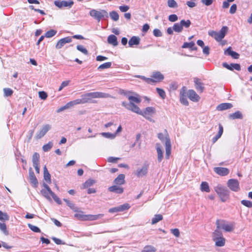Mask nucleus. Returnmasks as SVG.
<instances>
[{
    "label": "nucleus",
    "instance_id": "f257e3e1",
    "mask_svg": "<svg viewBox=\"0 0 252 252\" xmlns=\"http://www.w3.org/2000/svg\"><path fill=\"white\" fill-rule=\"evenodd\" d=\"M136 96H128V99L129 102L123 101L122 105L128 110H130L133 112H138L139 107L134 104V103H139L141 102V99L138 97L137 94H135Z\"/></svg>",
    "mask_w": 252,
    "mask_h": 252
},
{
    "label": "nucleus",
    "instance_id": "f03ea898",
    "mask_svg": "<svg viewBox=\"0 0 252 252\" xmlns=\"http://www.w3.org/2000/svg\"><path fill=\"white\" fill-rule=\"evenodd\" d=\"M109 96L108 94L99 92L88 93L81 96L84 103L91 102L93 98H107Z\"/></svg>",
    "mask_w": 252,
    "mask_h": 252
},
{
    "label": "nucleus",
    "instance_id": "7ed1b4c3",
    "mask_svg": "<svg viewBox=\"0 0 252 252\" xmlns=\"http://www.w3.org/2000/svg\"><path fill=\"white\" fill-rule=\"evenodd\" d=\"M214 189L221 201L225 202L229 198L230 192L226 187L219 185Z\"/></svg>",
    "mask_w": 252,
    "mask_h": 252
},
{
    "label": "nucleus",
    "instance_id": "20e7f679",
    "mask_svg": "<svg viewBox=\"0 0 252 252\" xmlns=\"http://www.w3.org/2000/svg\"><path fill=\"white\" fill-rule=\"evenodd\" d=\"M228 27L226 26H223L219 32L215 31H209L208 34L213 37L216 41H221L225 36L227 31Z\"/></svg>",
    "mask_w": 252,
    "mask_h": 252
},
{
    "label": "nucleus",
    "instance_id": "39448f33",
    "mask_svg": "<svg viewBox=\"0 0 252 252\" xmlns=\"http://www.w3.org/2000/svg\"><path fill=\"white\" fill-rule=\"evenodd\" d=\"M89 14L98 22H100L101 19L108 17V12L103 9L99 11L94 9H92L90 11Z\"/></svg>",
    "mask_w": 252,
    "mask_h": 252
},
{
    "label": "nucleus",
    "instance_id": "423d86ee",
    "mask_svg": "<svg viewBox=\"0 0 252 252\" xmlns=\"http://www.w3.org/2000/svg\"><path fill=\"white\" fill-rule=\"evenodd\" d=\"M217 228H222L226 232H231L234 228L233 223H226L224 220H218L216 222Z\"/></svg>",
    "mask_w": 252,
    "mask_h": 252
},
{
    "label": "nucleus",
    "instance_id": "0eeeda50",
    "mask_svg": "<svg viewBox=\"0 0 252 252\" xmlns=\"http://www.w3.org/2000/svg\"><path fill=\"white\" fill-rule=\"evenodd\" d=\"M156 110L155 108L153 107H148L145 108L144 111H141L139 108V110L138 112H135L136 113L141 115L145 117L146 119L152 121L151 117L155 113Z\"/></svg>",
    "mask_w": 252,
    "mask_h": 252
},
{
    "label": "nucleus",
    "instance_id": "6e6552de",
    "mask_svg": "<svg viewBox=\"0 0 252 252\" xmlns=\"http://www.w3.org/2000/svg\"><path fill=\"white\" fill-rule=\"evenodd\" d=\"M228 187L232 191L237 192L240 189L239 183L237 179H229L227 183Z\"/></svg>",
    "mask_w": 252,
    "mask_h": 252
},
{
    "label": "nucleus",
    "instance_id": "1a4fd4ad",
    "mask_svg": "<svg viewBox=\"0 0 252 252\" xmlns=\"http://www.w3.org/2000/svg\"><path fill=\"white\" fill-rule=\"evenodd\" d=\"M74 4V2L72 0H69L68 1L62 0V1H55L54 4L59 7L61 8L63 7H68L71 8Z\"/></svg>",
    "mask_w": 252,
    "mask_h": 252
},
{
    "label": "nucleus",
    "instance_id": "9d476101",
    "mask_svg": "<svg viewBox=\"0 0 252 252\" xmlns=\"http://www.w3.org/2000/svg\"><path fill=\"white\" fill-rule=\"evenodd\" d=\"M165 158L166 159H168L169 158L171 152V144L170 139L169 137L168 134H167L165 137Z\"/></svg>",
    "mask_w": 252,
    "mask_h": 252
},
{
    "label": "nucleus",
    "instance_id": "9b49d317",
    "mask_svg": "<svg viewBox=\"0 0 252 252\" xmlns=\"http://www.w3.org/2000/svg\"><path fill=\"white\" fill-rule=\"evenodd\" d=\"M51 128V126L50 125L46 124L43 126L40 131L37 133L36 135V138L37 139H41Z\"/></svg>",
    "mask_w": 252,
    "mask_h": 252
},
{
    "label": "nucleus",
    "instance_id": "f8f14e48",
    "mask_svg": "<svg viewBox=\"0 0 252 252\" xmlns=\"http://www.w3.org/2000/svg\"><path fill=\"white\" fill-rule=\"evenodd\" d=\"M29 174L31 184L33 187L36 188L37 186L38 183L32 167L29 168Z\"/></svg>",
    "mask_w": 252,
    "mask_h": 252
},
{
    "label": "nucleus",
    "instance_id": "ddd939ff",
    "mask_svg": "<svg viewBox=\"0 0 252 252\" xmlns=\"http://www.w3.org/2000/svg\"><path fill=\"white\" fill-rule=\"evenodd\" d=\"M151 78L152 83L160 82L164 79V75L159 71H154L152 73Z\"/></svg>",
    "mask_w": 252,
    "mask_h": 252
},
{
    "label": "nucleus",
    "instance_id": "4468645a",
    "mask_svg": "<svg viewBox=\"0 0 252 252\" xmlns=\"http://www.w3.org/2000/svg\"><path fill=\"white\" fill-rule=\"evenodd\" d=\"M72 41V38L70 36H67L60 39L57 42L56 48L57 49L62 48L66 43H70Z\"/></svg>",
    "mask_w": 252,
    "mask_h": 252
},
{
    "label": "nucleus",
    "instance_id": "2eb2a0df",
    "mask_svg": "<svg viewBox=\"0 0 252 252\" xmlns=\"http://www.w3.org/2000/svg\"><path fill=\"white\" fill-rule=\"evenodd\" d=\"M185 87L182 88L180 93V100L182 104L184 105L188 106L189 105V102L185 95Z\"/></svg>",
    "mask_w": 252,
    "mask_h": 252
},
{
    "label": "nucleus",
    "instance_id": "dca6fc26",
    "mask_svg": "<svg viewBox=\"0 0 252 252\" xmlns=\"http://www.w3.org/2000/svg\"><path fill=\"white\" fill-rule=\"evenodd\" d=\"M187 95L189 99L194 102L198 101L200 98L199 96L193 90H189Z\"/></svg>",
    "mask_w": 252,
    "mask_h": 252
},
{
    "label": "nucleus",
    "instance_id": "f3484780",
    "mask_svg": "<svg viewBox=\"0 0 252 252\" xmlns=\"http://www.w3.org/2000/svg\"><path fill=\"white\" fill-rule=\"evenodd\" d=\"M214 170L217 174L222 176H226L229 173V169L224 167H215Z\"/></svg>",
    "mask_w": 252,
    "mask_h": 252
},
{
    "label": "nucleus",
    "instance_id": "a211bd4d",
    "mask_svg": "<svg viewBox=\"0 0 252 252\" xmlns=\"http://www.w3.org/2000/svg\"><path fill=\"white\" fill-rule=\"evenodd\" d=\"M222 66L227 68V69L232 70L235 69L236 70L239 71L241 70V66L238 63H230L228 64L226 63H223Z\"/></svg>",
    "mask_w": 252,
    "mask_h": 252
},
{
    "label": "nucleus",
    "instance_id": "6ab92c4d",
    "mask_svg": "<svg viewBox=\"0 0 252 252\" xmlns=\"http://www.w3.org/2000/svg\"><path fill=\"white\" fill-rule=\"evenodd\" d=\"M194 82L196 90L200 93H202L204 90V84L197 78L194 79Z\"/></svg>",
    "mask_w": 252,
    "mask_h": 252
},
{
    "label": "nucleus",
    "instance_id": "aec40b11",
    "mask_svg": "<svg viewBox=\"0 0 252 252\" xmlns=\"http://www.w3.org/2000/svg\"><path fill=\"white\" fill-rule=\"evenodd\" d=\"M147 172L148 167L146 165H145L141 168L138 169L135 172V175L139 178L142 177L147 174Z\"/></svg>",
    "mask_w": 252,
    "mask_h": 252
},
{
    "label": "nucleus",
    "instance_id": "412c9836",
    "mask_svg": "<svg viewBox=\"0 0 252 252\" xmlns=\"http://www.w3.org/2000/svg\"><path fill=\"white\" fill-rule=\"evenodd\" d=\"M108 189L110 192L118 194H121L124 192L123 188L118 186L117 185L109 187Z\"/></svg>",
    "mask_w": 252,
    "mask_h": 252
},
{
    "label": "nucleus",
    "instance_id": "4be33fe9",
    "mask_svg": "<svg viewBox=\"0 0 252 252\" xmlns=\"http://www.w3.org/2000/svg\"><path fill=\"white\" fill-rule=\"evenodd\" d=\"M157 152L158 154V162H160L163 158V153L162 150L160 145L159 143L156 144Z\"/></svg>",
    "mask_w": 252,
    "mask_h": 252
},
{
    "label": "nucleus",
    "instance_id": "5701e85b",
    "mask_svg": "<svg viewBox=\"0 0 252 252\" xmlns=\"http://www.w3.org/2000/svg\"><path fill=\"white\" fill-rule=\"evenodd\" d=\"M225 55H228L231 56L233 59H237L239 58V54L237 52L231 50V47H229L224 51Z\"/></svg>",
    "mask_w": 252,
    "mask_h": 252
},
{
    "label": "nucleus",
    "instance_id": "b1692460",
    "mask_svg": "<svg viewBox=\"0 0 252 252\" xmlns=\"http://www.w3.org/2000/svg\"><path fill=\"white\" fill-rule=\"evenodd\" d=\"M76 212L74 214V217L77 220L81 221H87V215L84 214V212L81 211H75Z\"/></svg>",
    "mask_w": 252,
    "mask_h": 252
},
{
    "label": "nucleus",
    "instance_id": "393cba45",
    "mask_svg": "<svg viewBox=\"0 0 252 252\" xmlns=\"http://www.w3.org/2000/svg\"><path fill=\"white\" fill-rule=\"evenodd\" d=\"M232 107L233 105L230 103H222L219 104L217 107V110L218 111H223L225 110L230 109Z\"/></svg>",
    "mask_w": 252,
    "mask_h": 252
},
{
    "label": "nucleus",
    "instance_id": "a878e982",
    "mask_svg": "<svg viewBox=\"0 0 252 252\" xmlns=\"http://www.w3.org/2000/svg\"><path fill=\"white\" fill-rule=\"evenodd\" d=\"M140 38L138 36H133L128 41V45L132 47L134 45H138L140 43Z\"/></svg>",
    "mask_w": 252,
    "mask_h": 252
},
{
    "label": "nucleus",
    "instance_id": "bb28decb",
    "mask_svg": "<svg viewBox=\"0 0 252 252\" xmlns=\"http://www.w3.org/2000/svg\"><path fill=\"white\" fill-rule=\"evenodd\" d=\"M125 176L124 174H120L114 180V183L117 185H122L124 184Z\"/></svg>",
    "mask_w": 252,
    "mask_h": 252
},
{
    "label": "nucleus",
    "instance_id": "cd10ccee",
    "mask_svg": "<svg viewBox=\"0 0 252 252\" xmlns=\"http://www.w3.org/2000/svg\"><path fill=\"white\" fill-rule=\"evenodd\" d=\"M107 41L109 44H111L114 46H116L118 44L117 38L113 34H111L108 36L107 38Z\"/></svg>",
    "mask_w": 252,
    "mask_h": 252
},
{
    "label": "nucleus",
    "instance_id": "c85d7f7f",
    "mask_svg": "<svg viewBox=\"0 0 252 252\" xmlns=\"http://www.w3.org/2000/svg\"><path fill=\"white\" fill-rule=\"evenodd\" d=\"M219 131L218 134L213 138L212 139V142L213 143H215L222 135L223 131V128L221 124L219 125Z\"/></svg>",
    "mask_w": 252,
    "mask_h": 252
},
{
    "label": "nucleus",
    "instance_id": "c756f323",
    "mask_svg": "<svg viewBox=\"0 0 252 252\" xmlns=\"http://www.w3.org/2000/svg\"><path fill=\"white\" fill-rule=\"evenodd\" d=\"M229 118L232 120L238 119H242L243 118V115L241 112L237 111L234 113L229 114Z\"/></svg>",
    "mask_w": 252,
    "mask_h": 252
},
{
    "label": "nucleus",
    "instance_id": "7c9ffc66",
    "mask_svg": "<svg viewBox=\"0 0 252 252\" xmlns=\"http://www.w3.org/2000/svg\"><path fill=\"white\" fill-rule=\"evenodd\" d=\"M182 47L183 48H189L191 50H196L197 47L195 46V44L193 41H191L190 42H185L182 45Z\"/></svg>",
    "mask_w": 252,
    "mask_h": 252
},
{
    "label": "nucleus",
    "instance_id": "2f4dec72",
    "mask_svg": "<svg viewBox=\"0 0 252 252\" xmlns=\"http://www.w3.org/2000/svg\"><path fill=\"white\" fill-rule=\"evenodd\" d=\"M220 228H216L214 232L212 233L213 240H216L218 238H220L223 237L222 232L220 230Z\"/></svg>",
    "mask_w": 252,
    "mask_h": 252
},
{
    "label": "nucleus",
    "instance_id": "473e14b6",
    "mask_svg": "<svg viewBox=\"0 0 252 252\" xmlns=\"http://www.w3.org/2000/svg\"><path fill=\"white\" fill-rule=\"evenodd\" d=\"M213 241L215 242V245L217 247H223L225 243V239L223 237H220V238H218Z\"/></svg>",
    "mask_w": 252,
    "mask_h": 252
},
{
    "label": "nucleus",
    "instance_id": "72a5a7b5",
    "mask_svg": "<svg viewBox=\"0 0 252 252\" xmlns=\"http://www.w3.org/2000/svg\"><path fill=\"white\" fill-rule=\"evenodd\" d=\"M103 216V214L87 215V220H98Z\"/></svg>",
    "mask_w": 252,
    "mask_h": 252
},
{
    "label": "nucleus",
    "instance_id": "f704fd0d",
    "mask_svg": "<svg viewBox=\"0 0 252 252\" xmlns=\"http://www.w3.org/2000/svg\"><path fill=\"white\" fill-rule=\"evenodd\" d=\"M44 180L49 183L51 182V175L49 173L46 166L44 167Z\"/></svg>",
    "mask_w": 252,
    "mask_h": 252
},
{
    "label": "nucleus",
    "instance_id": "c9c22d12",
    "mask_svg": "<svg viewBox=\"0 0 252 252\" xmlns=\"http://www.w3.org/2000/svg\"><path fill=\"white\" fill-rule=\"evenodd\" d=\"M157 249L152 245L145 246L141 252H156Z\"/></svg>",
    "mask_w": 252,
    "mask_h": 252
},
{
    "label": "nucleus",
    "instance_id": "e433bc0d",
    "mask_svg": "<svg viewBox=\"0 0 252 252\" xmlns=\"http://www.w3.org/2000/svg\"><path fill=\"white\" fill-rule=\"evenodd\" d=\"M39 155L37 153H34L33 155H32V164L36 165V164H39Z\"/></svg>",
    "mask_w": 252,
    "mask_h": 252
},
{
    "label": "nucleus",
    "instance_id": "4c0bfd02",
    "mask_svg": "<svg viewBox=\"0 0 252 252\" xmlns=\"http://www.w3.org/2000/svg\"><path fill=\"white\" fill-rule=\"evenodd\" d=\"M200 189L202 191H205L206 192H210V188L208 184L206 182H202L200 186Z\"/></svg>",
    "mask_w": 252,
    "mask_h": 252
},
{
    "label": "nucleus",
    "instance_id": "58836bf2",
    "mask_svg": "<svg viewBox=\"0 0 252 252\" xmlns=\"http://www.w3.org/2000/svg\"><path fill=\"white\" fill-rule=\"evenodd\" d=\"M163 219V217L160 214L155 215L152 220V224H155Z\"/></svg>",
    "mask_w": 252,
    "mask_h": 252
},
{
    "label": "nucleus",
    "instance_id": "ea45409f",
    "mask_svg": "<svg viewBox=\"0 0 252 252\" xmlns=\"http://www.w3.org/2000/svg\"><path fill=\"white\" fill-rule=\"evenodd\" d=\"M63 201L66 203V205L72 210L74 211H77V207L75 206V204L71 202L70 201L67 199L64 198Z\"/></svg>",
    "mask_w": 252,
    "mask_h": 252
},
{
    "label": "nucleus",
    "instance_id": "a19ab883",
    "mask_svg": "<svg viewBox=\"0 0 252 252\" xmlns=\"http://www.w3.org/2000/svg\"><path fill=\"white\" fill-rule=\"evenodd\" d=\"M110 18L114 21H117L119 19L118 13L115 11H112L109 13Z\"/></svg>",
    "mask_w": 252,
    "mask_h": 252
},
{
    "label": "nucleus",
    "instance_id": "79ce46f5",
    "mask_svg": "<svg viewBox=\"0 0 252 252\" xmlns=\"http://www.w3.org/2000/svg\"><path fill=\"white\" fill-rule=\"evenodd\" d=\"M103 137L109 138L111 139H113L115 138L116 136V133H111L110 132H102L101 134Z\"/></svg>",
    "mask_w": 252,
    "mask_h": 252
},
{
    "label": "nucleus",
    "instance_id": "37998d69",
    "mask_svg": "<svg viewBox=\"0 0 252 252\" xmlns=\"http://www.w3.org/2000/svg\"><path fill=\"white\" fill-rule=\"evenodd\" d=\"M173 30L177 32H180L183 31V28H182L180 23H175L173 26Z\"/></svg>",
    "mask_w": 252,
    "mask_h": 252
},
{
    "label": "nucleus",
    "instance_id": "c03bdc74",
    "mask_svg": "<svg viewBox=\"0 0 252 252\" xmlns=\"http://www.w3.org/2000/svg\"><path fill=\"white\" fill-rule=\"evenodd\" d=\"M53 146V143L50 141L47 144L43 146L42 149L44 152H46L49 151L52 148Z\"/></svg>",
    "mask_w": 252,
    "mask_h": 252
},
{
    "label": "nucleus",
    "instance_id": "a18cd8bd",
    "mask_svg": "<svg viewBox=\"0 0 252 252\" xmlns=\"http://www.w3.org/2000/svg\"><path fill=\"white\" fill-rule=\"evenodd\" d=\"M180 24L181 25L182 28H183L184 27L186 28H188L189 27L191 23L190 21L189 20H187V21H185V20H182L180 21Z\"/></svg>",
    "mask_w": 252,
    "mask_h": 252
},
{
    "label": "nucleus",
    "instance_id": "49530a36",
    "mask_svg": "<svg viewBox=\"0 0 252 252\" xmlns=\"http://www.w3.org/2000/svg\"><path fill=\"white\" fill-rule=\"evenodd\" d=\"M111 62H107V63H105L101 65H100L98 67V69L99 70H102V69H106V68H109L111 67Z\"/></svg>",
    "mask_w": 252,
    "mask_h": 252
},
{
    "label": "nucleus",
    "instance_id": "de8ad7c7",
    "mask_svg": "<svg viewBox=\"0 0 252 252\" xmlns=\"http://www.w3.org/2000/svg\"><path fill=\"white\" fill-rule=\"evenodd\" d=\"M57 32L54 30H51L50 31H47L45 34V36L47 38H51L54 36L56 33Z\"/></svg>",
    "mask_w": 252,
    "mask_h": 252
},
{
    "label": "nucleus",
    "instance_id": "09e8293b",
    "mask_svg": "<svg viewBox=\"0 0 252 252\" xmlns=\"http://www.w3.org/2000/svg\"><path fill=\"white\" fill-rule=\"evenodd\" d=\"M167 5L170 8L178 7V4L175 0H168Z\"/></svg>",
    "mask_w": 252,
    "mask_h": 252
},
{
    "label": "nucleus",
    "instance_id": "8fccbe9b",
    "mask_svg": "<svg viewBox=\"0 0 252 252\" xmlns=\"http://www.w3.org/2000/svg\"><path fill=\"white\" fill-rule=\"evenodd\" d=\"M41 193L42 194V195L45 197L46 198L47 200H48L49 201H51V198L50 197V193L48 192V191L47 190H45V189H41Z\"/></svg>",
    "mask_w": 252,
    "mask_h": 252
},
{
    "label": "nucleus",
    "instance_id": "3c124183",
    "mask_svg": "<svg viewBox=\"0 0 252 252\" xmlns=\"http://www.w3.org/2000/svg\"><path fill=\"white\" fill-rule=\"evenodd\" d=\"M94 183V181L92 179H89L86 181L83 184L84 188H88L92 186Z\"/></svg>",
    "mask_w": 252,
    "mask_h": 252
},
{
    "label": "nucleus",
    "instance_id": "603ef678",
    "mask_svg": "<svg viewBox=\"0 0 252 252\" xmlns=\"http://www.w3.org/2000/svg\"><path fill=\"white\" fill-rule=\"evenodd\" d=\"M28 226L31 230L34 232L39 233L41 232L40 228L36 226L33 225L30 223H29Z\"/></svg>",
    "mask_w": 252,
    "mask_h": 252
},
{
    "label": "nucleus",
    "instance_id": "864d4df0",
    "mask_svg": "<svg viewBox=\"0 0 252 252\" xmlns=\"http://www.w3.org/2000/svg\"><path fill=\"white\" fill-rule=\"evenodd\" d=\"M4 95L5 97L10 96L13 94V91L10 88L3 89Z\"/></svg>",
    "mask_w": 252,
    "mask_h": 252
},
{
    "label": "nucleus",
    "instance_id": "5fc2aeb1",
    "mask_svg": "<svg viewBox=\"0 0 252 252\" xmlns=\"http://www.w3.org/2000/svg\"><path fill=\"white\" fill-rule=\"evenodd\" d=\"M158 95L162 98L164 99L166 97V94L165 91L160 88H157L156 89Z\"/></svg>",
    "mask_w": 252,
    "mask_h": 252
},
{
    "label": "nucleus",
    "instance_id": "6e6d98bb",
    "mask_svg": "<svg viewBox=\"0 0 252 252\" xmlns=\"http://www.w3.org/2000/svg\"><path fill=\"white\" fill-rule=\"evenodd\" d=\"M119 212H122L128 209L130 205L127 203H125L118 206Z\"/></svg>",
    "mask_w": 252,
    "mask_h": 252
},
{
    "label": "nucleus",
    "instance_id": "4d7b16f0",
    "mask_svg": "<svg viewBox=\"0 0 252 252\" xmlns=\"http://www.w3.org/2000/svg\"><path fill=\"white\" fill-rule=\"evenodd\" d=\"M0 229L5 235L8 234V231L7 230L6 226L4 223L0 222Z\"/></svg>",
    "mask_w": 252,
    "mask_h": 252
},
{
    "label": "nucleus",
    "instance_id": "13d9d810",
    "mask_svg": "<svg viewBox=\"0 0 252 252\" xmlns=\"http://www.w3.org/2000/svg\"><path fill=\"white\" fill-rule=\"evenodd\" d=\"M9 220V216L6 213L0 211V220Z\"/></svg>",
    "mask_w": 252,
    "mask_h": 252
},
{
    "label": "nucleus",
    "instance_id": "bf43d9fd",
    "mask_svg": "<svg viewBox=\"0 0 252 252\" xmlns=\"http://www.w3.org/2000/svg\"><path fill=\"white\" fill-rule=\"evenodd\" d=\"M241 203L244 206L248 208H252V202L250 200H242Z\"/></svg>",
    "mask_w": 252,
    "mask_h": 252
},
{
    "label": "nucleus",
    "instance_id": "052dcab7",
    "mask_svg": "<svg viewBox=\"0 0 252 252\" xmlns=\"http://www.w3.org/2000/svg\"><path fill=\"white\" fill-rule=\"evenodd\" d=\"M76 48L78 51L81 52L84 55H87L88 54V50L82 45H77Z\"/></svg>",
    "mask_w": 252,
    "mask_h": 252
},
{
    "label": "nucleus",
    "instance_id": "680f3d73",
    "mask_svg": "<svg viewBox=\"0 0 252 252\" xmlns=\"http://www.w3.org/2000/svg\"><path fill=\"white\" fill-rule=\"evenodd\" d=\"M50 195L52 196L54 201L58 204L61 205L62 204L61 200L55 194L54 192H52Z\"/></svg>",
    "mask_w": 252,
    "mask_h": 252
},
{
    "label": "nucleus",
    "instance_id": "e2e57ef3",
    "mask_svg": "<svg viewBox=\"0 0 252 252\" xmlns=\"http://www.w3.org/2000/svg\"><path fill=\"white\" fill-rule=\"evenodd\" d=\"M165 132L166 133L165 135L162 133H159L158 135V138L162 142H165V137L167 134H168L166 130H165Z\"/></svg>",
    "mask_w": 252,
    "mask_h": 252
},
{
    "label": "nucleus",
    "instance_id": "0e129e2a",
    "mask_svg": "<svg viewBox=\"0 0 252 252\" xmlns=\"http://www.w3.org/2000/svg\"><path fill=\"white\" fill-rule=\"evenodd\" d=\"M136 77L144 80L146 82H147L148 84L152 83V81H153V80L152 79H151L150 78H146L144 76L137 75L136 76Z\"/></svg>",
    "mask_w": 252,
    "mask_h": 252
},
{
    "label": "nucleus",
    "instance_id": "69168bd1",
    "mask_svg": "<svg viewBox=\"0 0 252 252\" xmlns=\"http://www.w3.org/2000/svg\"><path fill=\"white\" fill-rule=\"evenodd\" d=\"M39 97L43 100H45L47 97V94L44 91H40L39 92Z\"/></svg>",
    "mask_w": 252,
    "mask_h": 252
},
{
    "label": "nucleus",
    "instance_id": "338daca9",
    "mask_svg": "<svg viewBox=\"0 0 252 252\" xmlns=\"http://www.w3.org/2000/svg\"><path fill=\"white\" fill-rule=\"evenodd\" d=\"M153 34L156 37H160L162 36V32L159 30L158 29H155L154 30Z\"/></svg>",
    "mask_w": 252,
    "mask_h": 252
},
{
    "label": "nucleus",
    "instance_id": "774afa93",
    "mask_svg": "<svg viewBox=\"0 0 252 252\" xmlns=\"http://www.w3.org/2000/svg\"><path fill=\"white\" fill-rule=\"evenodd\" d=\"M168 20L170 22H175L178 20V16L176 14L170 15L168 17Z\"/></svg>",
    "mask_w": 252,
    "mask_h": 252
}]
</instances>
